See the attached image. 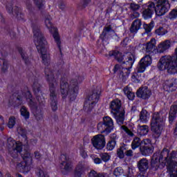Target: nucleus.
Returning a JSON list of instances; mask_svg holds the SVG:
<instances>
[{"instance_id": "9", "label": "nucleus", "mask_w": 177, "mask_h": 177, "mask_svg": "<svg viewBox=\"0 0 177 177\" xmlns=\"http://www.w3.org/2000/svg\"><path fill=\"white\" fill-rule=\"evenodd\" d=\"M124 57L126 62H124L123 63L127 66V68H124L119 64H116L114 67L113 71L114 73H120L123 77H127L129 75V73L131 72L129 70L132 68L133 63H135V55L132 53H129L124 55Z\"/></svg>"}, {"instance_id": "21", "label": "nucleus", "mask_w": 177, "mask_h": 177, "mask_svg": "<svg viewBox=\"0 0 177 177\" xmlns=\"http://www.w3.org/2000/svg\"><path fill=\"white\" fill-rule=\"evenodd\" d=\"M171 48V41L165 40L164 41L160 42L156 48L158 53H164L166 50H168Z\"/></svg>"}, {"instance_id": "50", "label": "nucleus", "mask_w": 177, "mask_h": 177, "mask_svg": "<svg viewBox=\"0 0 177 177\" xmlns=\"http://www.w3.org/2000/svg\"><path fill=\"white\" fill-rule=\"evenodd\" d=\"M1 125H5V120H3L2 116H0V129L1 131H3V127H1Z\"/></svg>"}, {"instance_id": "8", "label": "nucleus", "mask_w": 177, "mask_h": 177, "mask_svg": "<svg viewBox=\"0 0 177 177\" xmlns=\"http://www.w3.org/2000/svg\"><path fill=\"white\" fill-rule=\"evenodd\" d=\"M151 63H153V59H151V57H150V55H146L140 59L131 77L133 82H140V80L139 79L140 75H139V73H145V71H146V68H147L149 66H151Z\"/></svg>"}, {"instance_id": "61", "label": "nucleus", "mask_w": 177, "mask_h": 177, "mask_svg": "<svg viewBox=\"0 0 177 177\" xmlns=\"http://www.w3.org/2000/svg\"><path fill=\"white\" fill-rule=\"evenodd\" d=\"M21 56L22 57V59H26L24 58V53H23V52L21 51Z\"/></svg>"}, {"instance_id": "55", "label": "nucleus", "mask_w": 177, "mask_h": 177, "mask_svg": "<svg viewBox=\"0 0 177 177\" xmlns=\"http://www.w3.org/2000/svg\"><path fill=\"white\" fill-rule=\"evenodd\" d=\"M35 157L37 158V160H39L41 158V154L38 151L35 152Z\"/></svg>"}, {"instance_id": "29", "label": "nucleus", "mask_w": 177, "mask_h": 177, "mask_svg": "<svg viewBox=\"0 0 177 177\" xmlns=\"http://www.w3.org/2000/svg\"><path fill=\"white\" fill-rule=\"evenodd\" d=\"M41 86L37 84V83H35L33 84V91L35 93V95H38L37 96V99L39 102V103H41V100H39V96H41V95H42V92H41Z\"/></svg>"}, {"instance_id": "63", "label": "nucleus", "mask_w": 177, "mask_h": 177, "mask_svg": "<svg viewBox=\"0 0 177 177\" xmlns=\"http://www.w3.org/2000/svg\"><path fill=\"white\" fill-rule=\"evenodd\" d=\"M127 177H133V175L131 174L130 175H127Z\"/></svg>"}, {"instance_id": "23", "label": "nucleus", "mask_w": 177, "mask_h": 177, "mask_svg": "<svg viewBox=\"0 0 177 177\" xmlns=\"http://www.w3.org/2000/svg\"><path fill=\"white\" fill-rule=\"evenodd\" d=\"M177 115V104H173L169 113V121L170 123L174 122V120L176 118Z\"/></svg>"}, {"instance_id": "22", "label": "nucleus", "mask_w": 177, "mask_h": 177, "mask_svg": "<svg viewBox=\"0 0 177 177\" xmlns=\"http://www.w3.org/2000/svg\"><path fill=\"white\" fill-rule=\"evenodd\" d=\"M138 168L140 172H146L149 169V160L146 158H142L138 162Z\"/></svg>"}, {"instance_id": "51", "label": "nucleus", "mask_w": 177, "mask_h": 177, "mask_svg": "<svg viewBox=\"0 0 177 177\" xmlns=\"http://www.w3.org/2000/svg\"><path fill=\"white\" fill-rule=\"evenodd\" d=\"M39 177H49V176H48V174H45V171H44V170H39Z\"/></svg>"}, {"instance_id": "5", "label": "nucleus", "mask_w": 177, "mask_h": 177, "mask_svg": "<svg viewBox=\"0 0 177 177\" xmlns=\"http://www.w3.org/2000/svg\"><path fill=\"white\" fill-rule=\"evenodd\" d=\"M17 132L20 135L21 142H16L13 138H9L7 140V147L8 149H12L15 153H21L23 150V146L28 145V140L27 139V136H26V130H24L21 127L17 128Z\"/></svg>"}, {"instance_id": "46", "label": "nucleus", "mask_w": 177, "mask_h": 177, "mask_svg": "<svg viewBox=\"0 0 177 177\" xmlns=\"http://www.w3.org/2000/svg\"><path fill=\"white\" fill-rule=\"evenodd\" d=\"M80 156L82 157V158H86L88 157V153H86V151L84 149V147L80 148Z\"/></svg>"}, {"instance_id": "49", "label": "nucleus", "mask_w": 177, "mask_h": 177, "mask_svg": "<svg viewBox=\"0 0 177 177\" xmlns=\"http://www.w3.org/2000/svg\"><path fill=\"white\" fill-rule=\"evenodd\" d=\"M126 96L128 97L129 100H133V99L135 98V93H133V92L131 91Z\"/></svg>"}, {"instance_id": "25", "label": "nucleus", "mask_w": 177, "mask_h": 177, "mask_svg": "<svg viewBox=\"0 0 177 177\" xmlns=\"http://www.w3.org/2000/svg\"><path fill=\"white\" fill-rule=\"evenodd\" d=\"M142 26V21L140 19L135 20L130 28L131 32H138V30L140 29Z\"/></svg>"}, {"instance_id": "32", "label": "nucleus", "mask_w": 177, "mask_h": 177, "mask_svg": "<svg viewBox=\"0 0 177 177\" xmlns=\"http://www.w3.org/2000/svg\"><path fill=\"white\" fill-rule=\"evenodd\" d=\"M7 10L8 13L14 15V16H19V13H20V8L17 7H12V6H7Z\"/></svg>"}, {"instance_id": "33", "label": "nucleus", "mask_w": 177, "mask_h": 177, "mask_svg": "<svg viewBox=\"0 0 177 177\" xmlns=\"http://www.w3.org/2000/svg\"><path fill=\"white\" fill-rule=\"evenodd\" d=\"M147 52H151L154 46H156V40L154 39H151L149 42L144 45Z\"/></svg>"}, {"instance_id": "47", "label": "nucleus", "mask_w": 177, "mask_h": 177, "mask_svg": "<svg viewBox=\"0 0 177 177\" xmlns=\"http://www.w3.org/2000/svg\"><path fill=\"white\" fill-rule=\"evenodd\" d=\"M130 8L132 10H138L139 8H140V6H139V5L136 4V3H131L130 5Z\"/></svg>"}, {"instance_id": "31", "label": "nucleus", "mask_w": 177, "mask_h": 177, "mask_svg": "<svg viewBox=\"0 0 177 177\" xmlns=\"http://www.w3.org/2000/svg\"><path fill=\"white\" fill-rule=\"evenodd\" d=\"M20 113L24 120H28L30 118V111H28V109L26 106H21Z\"/></svg>"}, {"instance_id": "10", "label": "nucleus", "mask_w": 177, "mask_h": 177, "mask_svg": "<svg viewBox=\"0 0 177 177\" xmlns=\"http://www.w3.org/2000/svg\"><path fill=\"white\" fill-rule=\"evenodd\" d=\"M155 2V13L157 16H164L169 12L171 4L168 0H153Z\"/></svg>"}, {"instance_id": "36", "label": "nucleus", "mask_w": 177, "mask_h": 177, "mask_svg": "<svg viewBox=\"0 0 177 177\" xmlns=\"http://www.w3.org/2000/svg\"><path fill=\"white\" fill-rule=\"evenodd\" d=\"M116 142L115 140L113 139L111 140L106 145L107 150H109L111 151V150H114V148L115 147Z\"/></svg>"}, {"instance_id": "42", "label": "nucleus", "mask_w": 177, "mask_h": 177, "mask_svg": "<svg viewBox=\"0 0 177 177\" xmlns=\"http://www.w3.org/2000/svg\"><path fill=\"white\" fill-rule=\"evenodd\" d=\"M100 157L104 162H107V161H109L111 156L107 153H102L100 155Z\"/></svg>"}, {"instance_id": "17", "label": "nucleus", "mask_w": 177, "mask_h": 177, "mask_svg": "<svg viewBox=\"0 0 177 177\" xmlns=\"http://www.w3.org/2000/svg\"><path fill=\"white\" fill-rule=\"evenodd\" d=\"M17 100H19L21 103H26V101L31 109L35 107L37 104L34 100H32V97L31 96V93H30V91H27L26 93H24L19 95Z\"/></svg>"}, {"instance_id": "20", "label": "nucleus", "mask_w": 177, "mask_h": 177, "mask_svg": "<svg viewBox=\"0 0 177 177\" xmlns=\"http://www.w3.org/2000/svg\"><path fill=\"white\" fill-rule=\"evenodd\" d=\"M151 95V91L149 88L145 86L140 88L137 91L138 97H141V99H149V97Z\"/></svg>"}, {"instance_id": "7", "label": "nucleus", "mask_w": 177, "mask_h": 177, "mask_svg": "<svg viewBox=\"0 0 177 177\" xmlns=\"http://www.w3.org/2000/svg\"><path fill=\"white\" fill-rule=\"evenodd\" d=\"M111 113L113 114L117 123L119 125L124 124L125 120V110L121 107V101L118 99L113 100L110 104Z\"/></svg>"}, {"instance_id": "35", "label": "nucleus", "mask_w": 177, "mask_h": 177, "mask_svg": "<svg viewBox=\"0 0 177 177\" xmlns=\"http://www.w3.org/2000/svg\"><path fill=\"white\" fill-rule=\"evenodd\" d=\"M61 168H63L64 169L68 171V169H71L73 168V163H71V162L68 160L64 161L62 163Z\"/></svg>"}, {"instance_id": "37", "label": "nucleus", "mask_w": 177, "mask_h": 177, "mask_svg": "<svg viewBox=\"0 0 177 177\" xmlns=\"http://www.w3.org/2000/svg\"><path fill=\"white\" fill-rule=\"evenodd\" d=\"M15 125H16V118H15V116H11L8 119V128L12 129Z\"/></svg>"}, {"instance_id": "45", "label": "nucleus", "mask_w": 177, "mask_h": 177, "mask_svg": "<svg viewBox=\"0 0 177 177\" xmlns=\"http://www.w3.org/2000/svg\"><path fill=\"white\" fill-rule=\"evenodd\" d=\"M34 2L36 5V6H37V8H39V9H41V8H42V6H44V0H34Z\"/></svg>"}, {"instance_id": "11", "label": "nucleus", "mask_w": 177, "mask_h": 177, "mask_svg": "<svg viewBox=\"0 0 177 177\" xmlns=\"http://www.w3.org/2000/svg\"><path fill=\"white\" fill-rule=\"evenodd\" d=\"M102 121L103 122L98 123L97 129L101 131V133L109 135L114 129V122L109 116L104 117Z\"/></svg>"}, {"instance_id": "38", "label": "nucleus", "mask_w": 177, "mask_h": 177, "mask_svg": "<svg viewBox=\"0 0 177 177\" xmlns=\"http://www.w3.org/2000/svg\"><path fill=\"white\" fill-rule=\"evenodd\" d=\"M143 27L147 32H150V31H151V30H153L154 28V21H151V23L149 24H145Z\"/></svg>"}, {"instance_id": "58", "label": "nucleus", "mask_w": 177, "mask_h": 177, "mask_svg": "<svg viewBox=\"0 0 177 177\" xmlns=\"http://www.w3.org/2000/svg\"><path fill=\"white\" fill-rule=\"evenodd\" d=\"M111 28L110 26H107V27H106V28L104 29V31L105 32H109V31H111Z\"/></svg>"}, {"instance_id": "28", "label": "nucleus", "mask_w": 177, "mask_h": 177, "mask_svg": "<svg viewBox=\"0 0 177 177\" xmlns=\"http://www.w3.org/2000/svg\"><path fill=\"white\" fill-rule=\"evenodd\" d=\"M137 132L140 136H145L149 133V127L146 125L139 126Z\"/></svg>"}, {"instance_id": "34", "label": "nucleus", "mask_w": 177, "mask_h": 177, "mask_svg": "<svg viewBox=\"0 0 177 177\" xmlns=\"http://www.w3.org/2000/svg\"><path fill=\"white\" fill-rule=\"evenodd\" d=\"M140 145H142V142L140 141V138L136 137L132 141L131 149H133V150H136V149H138V147H139Z\"/></svg>"}, {"instance_id": "48", "label": "nucleus", "mask_w": 177, "mask_h": 177, "mask_svg": "<svg viewBox=\"0 0 177 177\" xmlns=\"http://www.w3.org/2000/svg\"><path fill=\"white\" fill-rule=\"evenodd\" d=\"M123 91H124V95H126V96H127V95H129V93H131L132 92V90L129 86H126L124 88Z\"/></svg>"}, {"instance_id": "44", "label": "nucleus", "mask_w": 177, "mask_h": 177, "mask_svg": "<svg viewBox=\"0 0 177 177\" xmlns=\"http://www.w3.org/2000/svg\"><path fill=\"white\" fill-rule=\"evenodd\" d=\"M122 129H123V131L127 133V135H129V136H133V133H132V131H131V130H129V128H127L125 126H122Z\"/></svg>"}, {"instance_id": "30", "label": "nucleus", "mask_w": 177, "mask_h": 177, "mask_svg": "<svg viewBox=\"0 0 177 177\" xmlns=\"http://www.w3.org/2000/svg\"><path fill=\"white\" fill-rule=\"evenodd\" d=\"M109 56H114L115 59H116L118 62H122L124 60L122 54L118 50L109 52Z\"/></svg>"}, {"instance_id": "18", "label": "nucleus", "mask_w": 177, "mask_h": 177, "mask_svg": "<svg viewBox=\"0 0 177 177\" xmlns=\"http://www.w3.org/2000/svg\"><path fill=\"white\" fill-rule=\"evenodd\" d=\"M163 88L165 91H167V92H174V91H176V88H177L176 79L166 80L163 83Z\"/></svg>"}, {"instance_id": "1", "label": "nucleus", "mask_w": 177, "mask_h": 177, "mask_svg": "<svg viewBox=\"0 0 177 177\" xmlns=\"http://www.w3.org/2000/svg\"><path fill=\"white\" fill-rule=\"evenodd\" d=\"M176 152L172 151L169 153L168 149H165L160 153H154L151 162L153 171L162 169L166 165L167 171H169L171 176L174 172L177 174Z\"/></svg>"}, {"instance_id": "53", "label": "nucleus", "mask_w": 177, "mask_h": 177, "mask_svg": "<svg viewBox=\"0 0 177 177\" xmlns=\"http://www.w3.org/2000/svg\"><path fill=\"white\" fill-rule=\"evenodd\" d=\"M51 108L53 111H56V110H57V104H56V101L52 102Z\"/></svg>"}, {"instance_id": "19", "label": "nucleus", "mask_w": 177, "mask_h": 177, "mask_svg": "<svg viewBox=\"0 0 177 177\" xmlns=\"http://www.w3.org/2000/svg\"><path fill=\"white\" fill-rule=\"evenodd\" d=\"M155 4L153 2H149L147 4L145 10L142 12L144 19H151L154 13Z\"/></svg>"}, {"instance_id": "64", "label": "nucleus", "mask_w": 177, "mask_h": 177, "mask_svg": "<svg viewBox=\"0 0 177 177\" xmlns=\"http://www.w3.org/2000/svg\"><path fill=\"white\" fill-rule=\"evenodd\" d=\"M62 158H66V156H64V155H63L62 156Z\"/></svg>"}, {"instance_id": "3", "label": "nucleus", "mask_w": 177, "mask_h": 177, "mask_svg": "<svg viewBox=\"0 0 177 177\" xmlns=\"http://www.w3.org/2000/svg\"><path fill=\"white\" fill-rule=\"evenodd\" d=\"M61 94L63 99L68 97L71 102H74L77 99L80 86H78V81L75 79L70 81L66 79H62L60 82Z\"/></svg>"}, {"instance_id": "57", "label": "nucleus", "mask_w": 177, "mask_h": 177, "mask_svg": "<svg viewBox=\"0 0 177 177\" xmlns=\"http://www.w3.org/2000/svg\"><path fill=\"white\" fill-rule=\"evenodd\" d=\"M145 174H146V172L140 171L139 175L137 177H147L146 175H145Z\"/></svg>"}, {"instance_id": "16", "label": "nucleus", "mask_w": 177, "mask_h": 177, "mask_svg": "<svg viewBox=\"0 0 177 177\" xmlns=\"http://www.w3.org/2000/svg\"><path fill=\"white\" fill-rule=\"evenodd\" d=\"M91 142L94 147L97 149V150H102V149L106 146V140L104 139V136L102 134L95 136L92 138Z\"/></svg>"}, {"instance_id": "24", "label": "nucleus", "mask_w": 177, "mask_h": 177, "mask_svg": "<svg viewBox=\"0 0 177 177\" xmlns=\"http://www.w3.org/2000/svg\"><path fill=\"white\" fill-rule=\"evenodd\" d=\"M128 174H124V169H122V168H121V167H117V168H115V169H114V171H113V175H114V176H115V177H120V176H121V175H124L125 176H127V177H128V175H131V174H132V175H133V173H132V169H128Z\"/></svg>"}, {"instance_id": "12", "label": "nucleus", "mask_w": 177, "mask_h": 177, "mask_svg": "<svg viewBox=\"0 0 177 177\" xmlns=\"http://www.w3.org/2000/svg\"><path fill=\"white\" fill-rule=\"evenodd\" d=\"M100 95V91H94L92 95H90L85 100L84 109L87 113H89L93 110V107L97 101L99 100V96Z\"/></svg>"}, {"instance_id": "62", "label": "nucleus", "mask_w": 177, "mask_h": 177, "mask_svg": "<svg viewBox=\"0 0 177 177\" xmlns=\"http://www.w3.org/2000/svg\"><path fill=\"white\" fill-rule=\"evenodd\" d=\"M97 177H106V176H104V175L103 174H98Z\"/></svg>"}, {"instance_id": "41", "label": "nucleus", "mask_w": 177, "mask_h": 177, "mask_svg": "<svg viewBox=\"0 0 177 177\" xmlns=\"http://www.w3.org/2000/svg\"><path fill=\"white\" fill-rule=\"evenodd\" d=\"M177 17V10L174 9L171 10L169 14V18L170 20H175Z\"/></svg>"}, {"instance_id": "39", "label": "nucleus", "mask_w": 177, "mask_h": 177, "mask_svg": "<svg viewBox=\"0 0 177 177\" xmlns=\"http://www.w3.org/2000/svg\"><path fill=\"white\" fill-rule=\"evenodd\" d=\"M167 33H168V30H167V29L162 27H160L156 30V34H157V35L162 36V35H165V34H167Z\"/></svg>"}, {"instance_id": "4", "label": "nucleus", "mask_w": 177, "mask_h": 177, "mask_svg": "<svg viewBox=\"0 0 177 177\" xmlns=\"http://www.w3.org/2000/svg\"><path fill=\"white\" fill-rule=\"evenodd\" d=\"M158 68L161 71L167 70L169 74L177 73V48L175 50V56L165 55L160 58L158 63Z\"/></svg>"}, {"instance_id": "52", "label": "nucleus", "mask_w": 177, "mask_h": 177, "mask_svg": "<svg viewBox=\"0 0 177 177\" xmlns=\"http://www.w3.org/2000/svg\"><path fill=\"white\" fill-rule=\"evenodd\" d=\"M97 173H96V171L95 170H92L91 171H90L88 176L89 177H97Z\"/></svg>"}, {"instance_id": "6", "label": "nucleus", "mask_w": 177, "mask_h": 177, "mask_svg": "<svg viewBox=\"0 0 177 177\" xmlns=\"http://www.w3.org/2000/svg\"><path fill=\"white\" fill-rule=\"evenodd\" d=\"M164 120H165V115L162 113H155L153 115L151 122V129L153 132L156 138H160L162 130L164 129Z\"/></svg>"}, {"instance_id": "59", "label": "nucleus", "mask_w": 177, "mask_h": 177, "mask_svg": "<svg viewBox=\"0 0 177 177\" xmlns=\"http://www.w3.org/2000/svg\"><path fill=\"white\" fill-rule=\"evenodd\" d=\"M91 0H83L84 5H88V3H91Z\"/></svg>"}, {"instance_id": "15", "label": "nucleus", "mask_w": 177, "mask_h": 177, "mask_svg": "<svg viewBox=\"0 0 177 177\" xmlns=\"http://www.w3.org/2000/svg\"><path fill=\"white\" fill-rule=\"evenodd\" d=\"M21 157L24 162L18 165V167H21L22 169H24L26 172H28L31 169V164L32 162V158H31V153L29 152H26L25 153H21Z\"/></svg>"}, {"instance_id": "2", "label": "nucleus", "mask_w": 177, "mask_h": 177, "mask_svg": "<svg viewBox=\"0 0 177 177\" xmlns=\"http://www.w3.org/2000/svg\"><path fill=\"white\" fill-rule=\"evenodd\" d=\"M35 37V44L39 53L41 56L42 62L45 66H48L50 63V56L48 52V41L45 39L44 35L41 32L39 29H35L33 30Z\"/></svg>"}, {"instance_id": "13", "label": "nucleus", "mask_w": 177, "mask_h": 177, "mask_svg": "<svg viewBox=\"0 0 177 177\" xmlns=\"http://www.w3.org/2000/svg\"><path fill=\"white\" fill-rule=\"evenodd\" d=\"M50 17H46L45 19V24L47 28L49 30L50 32L53 35V37L56 42L58 48H60V36H59V32H57V28L53 26L52 21H50Z\"/></svg>"}, {"instance_id": "14", "label": "nucleus", "mask_w": 177, "mask_h": 177, "mask_svg": "<svg viewBox=\"0 0 177 177\" xmlns=\"http://www.w3.org/2000/svg\"><path fill=\"white\" fill-rule=\"evenodd\" d=\"M142 156H150L154 152V146L151 143V140L149 138L145 139L141 142V147L140 148Z\"/></svg>"}, {"instance_id": "60", "label": "nucleus", "mask_w": 177, "mask_h": 177, "mask_svg": "<svg viewBox=\"0 0 177 177\" xmlns=\"http://www.w3.org/2000/svg\"><path fill=\"white\" fill-rule=\"evenodd\" d=\"M134 15L135 17H139V16H140V14H139V12H136Z\"/></svg>"}, {"instance_id": "27", "label": "nucleus", "mask_w": 177, "mask_h": 177, "mask_svg": "<svg viewBox=\"0 0 177 177\" xmlns=\"http://www.w3.org/2000/svg\"><path fill=\"white\" fill-rule=\"evenodd\" d=\"M150 120V114L146 110H142L140 115V121L146 123Z\"/></svg>"}, {"instance_id": "43", "label": "nucleus", "mask_w": 177, "mask_h": 177, "mask_svg": "<svg viewBox=\"0 0 177 177\" xmlns=\"http://www.w3.org/2000/svg\"><path fill=\"white\" fill-rule=\"evenodd\" d=\"M91 158H92L94 164H96V165L102 164V159L95 156V155H91Z\"/></svg>"}, {"instance_id": "56", "label": "nucleus", "mask_w": 177, "mask_h": 177, "mask_svg": "<svg viewBox=\"0 0 177 177\" xmlns=\"http://www.w3.org/2000/svg\"><path fill=\"white\" fill-rule=\"evenodd\" d=\"M132 154H133V152L131 149L127 151V152H126V156H127L128 157H131V156H132Z\"/></svg>"}, {"instance_id": "26", "label": "nucleus", "mask_w": 177, "mask_h": 177, "mask_svg": "<svg viewBox=\"0 0 177 177\" xmlns=\"http://www.w3.org/2000/svg\"><path fill=\"white\" fill-rule=\"evenodd\" d=\"M87 163L85 161L80 162L75 169V175H81L86 167Z\"/></svg>"}, {"instance_id": "54", "label": "nucleus", "mask_w": 177, "mask_h": 177, "mask_svg": "<svg viewBox=\"0 0 177 177\" xmlns=\"http://www.w3.org/2000/svg\"><path fill=\"white\" fill-rule=\"evenodd\" d=\"M118 156L119 158H124V151L122 149L118 151Z\"/></svg>"}, {"instance_id": "40", "label": "nucleus", "mask_w": 177, "mask_h": 177, "mask_svg": "<svg viewBox=\"0 0 177 177\" xmlns=\"http://www.w3.org/2000/svg\"><path fill=\"white\" fill-rule=\"evenodd\" d=\"M50 97H55L56 96V88L55 84L50 83Z\"/></svg>"}]
</instances>
